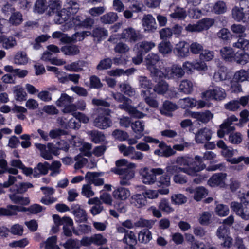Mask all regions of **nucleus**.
I'll list each match as a JSON object with an SVG mask.
<instances>
[{
    "mask_svg": "<svg viewBox=\"0 0 249 249\" xmlns=\"http://www.w3.org/2000/svg\"><path fill=\"white\" fill-rule=\"evenodd\" d=\"M192 159L189 156H179L176 158L175 163L180 166L175 165H168L166 167V171L169 174H178L182 172L189 176L197 175L198 172H200L203 168L202 165L196 167H191Z\"/></svg>",
    "mask_w": 249,
    "mask_h": 249,
    "instance_id": "f257e3e1",
    "label": "nucleus"
},
{
    "mask_svg": "<svg viewBox=\"0 0 249 249\" xmlns=\"http://www.w3.org/2000/svg\"><path fill=\"white\" fill-rule=\"evenodd\" d=\"M144 62L147 69L150 71V75L154 80H157V76H160L162 69L161 65H160L157 68V64L162 62L160 61L159 55L157 53H150L144 58Z\"/></svg>",
    "mask_w": 249,
    "mask_h": 249,
    "instance_id": "f03ea898",
    "label": "nucleus"
},
{
    "mask_svg": "<svg viewBox=\"0 0 249 249\" xmlns=\"http://www.w3.org/2000/svg\"><path fill=\"white\" fill-rule=\"evenodd\" d=\"M164 172L163 169L160 168H155L149 169L144 167L140 170L142 181L145 184L151 185L157 181L156 175H162Z\"/></svg>",
    "mask_w": 249,
    "mask_h": 249,
    "instance_id": "7ed1b4c3",
    "label": "nucleus"
},
{
    "mask_svg": "<svg viewBox=\"0 0 249 249\" xmlns=\"http://www.w3.org/2000/svg\"><path fill=\"white\" fill-rule=\"evenodd\" d=\"M161 73L162 74L157 76V80L163 77L167 79L180 78L185 74L183 69L180 66L176 65H173L171 67L162 68Z\"/></svg>",
    "mask_w": 249,
    "mask_h": 249,
    "instance_id": "20e7f679",
    "label": "nucleus"
},
{
    "mask_svg": "<svg viewBox=\"0 0 249 249\" xmlns=\"http://www.w3.org/2000/svg\"><path fill=\"white\" fill-rule=\"evenodd\" d=\"M119 151L124 156L128 157L132 160L142 161L144 154L140 151H136L134 147L122 144L118 145Z\"/></svg>",
    "mask_w": 249,
    "mask_h": 249,
    "instance_id": "39448f33",
    "label": "nucleus"
},
{
    "mask_svg": "<svg viewBox=\"0 0 249 249\" xmlns=\"http://www.w3.org/2000/svg\"><path fill=\"white\" fill-rule=\"evenodd\" d=\"M225 90L223 88L215 86L213 89L208 90L201 94L202 98L206 100L213 99L216 101H221L226 97Z\"/></svg>",
    "mask_w": 249,
    "mask_h": 249,
    "instance_id": "423d86ee",
    "label": "nucleus"
},
{
    "mask_svg": "<svg viewBox=\"0 0 249 249\" xmlns=\"http://www.w3.org/2000/svg\"><path fill=\"white\" fill-rule=\"evenodd\" d=\"M143 141L146 142L159 143V147L162 150L163 156L168 157L175 154L176 151L170 146L167 145L163 142H160L156 139L150 136H145L143 138Z\"/></svg>",
    "mask_w": 249,
    "mask_h": 249,
    "instance_id": "0eeeda50",
    "label": "nucleus"
},
{
    "mask_svg": "<svg viewBox=\"0 0 249 249\" xmlns=\"http://www.w3.org/2000/svg\"><path fill=\"white\" fill-rule=\"evenodd\" d=\"M184 116L196 119L203 123H208L213 117V114L209 110H206L205 112H202L186 111Z\"/></svg>",
    "mask_w": 249,
    "mask_h": 249,
    "instance_id": "6e6552de",
    "label": "nucleus"
},
{
    "mask_svg": "<svg viewBox=\"0 0 249 249\" xmlns=\"http://www.w3.org/2000/svg\"><path fill=\"white\" fill-rule=\"evenodd\" d=\"M139 32L132 27L124 29L120 34V38L129 42H135L139 39Z\"/></svg>",
    "mask_w": 249,
    "mask_h": 249,
    "instance_id": "1a4fd4ad",
    "label": "nucleus"
},
{
    "mask_svg": "<svg viewBox=\"0 0 249 249\" xmlns=\"http://www.w3.org/2000/svg\"><path fill=\"white\" fill-rule=\"evenodd\" d=\"M142 21L144 32L153 33L157 29V24L155 19L151 15H144Z\"/></svg>",
    "mask_w": 249,
    "mask_h": 249,
    "instance_id": "9d476101",
    "label": "nucleus"
},
{
    "mask_svg": "<svg viewBox=\"0 0 249 249\" xmlns=\"http://www.w3.org/2000/svg\"><path fill=\"white\" fill-rule=\"evenodd\" d=\"M10 192L9 197L13 203L23 205H27L30 203L29 198L21 196L20 195L21 193L17 191L15 186H13L10 189Z\"/></svg>",
    "mask_w": 249,
    "mask_h": 249,
    "instance_id": "9b49d317",
    "label": "nucleus"
},
{
    "mask_svg": "<svg viewBox=\"0 0 249 249\" xmlns=\"http://www.w3.org/2000/svg\"><path fill=\"white\" fill-rule=\"evenodd\" d=\"M212 132L207 127L199 129L195 134V141L197 143H204L212 138Z\"/></svg>",
    "mask_w": 249,
    "mask_h": 249,
    "instance_id": "f8f14e48",
    "label": "nucleus"
},
{
    "mask_svg": "<svg viewBox=\"0 0 249 249\" xmlns=\"http://www.w3.org/2000/svg\"><path fill=\"white\" fill-rule=\"evenodd\" d=\"M112 121L110 118L104 114H99L94 120L93 125L101 129H105L111 126Z\"/></svg>",
    "mask_w": 249,
    "mask_h": 249,
    "instance_id": "ddd939ff",
    "label": "nucleus"
},
{
    "mask_svg": "<svg viewBox=\"0 0 249 249\" xmlns=\"http://www.w3.org/2000/svg\"><path fill=\"white\" fill-rule=\"evenodd\" d=\"M227 178V174L224 173H216L213 175L208 181V184L212 187L220 186L224 187L226 186L225 180Z\"/></svg>",
    "mask_w": 249,
    "mask_h": 249,
    "instance_id": "4468645a",
    "label": "nucleus"
},
{
    "mask_svg": "<svg viewBox=\"0 0 249 249\" xmlns=\"http://www.w3.org/2000/svg\"><path fill=\"white\" fill-rule=\"evenodd\" d=\"M115 173L121 176L120 183L122 185H128V181L134 177V172L126 168H118Z\"/></svg>",
    "mask_w": 249,
    "mask_h": 249,
    "instance_id": "2eb2a0df",
    "label": "nucleus"
},
{
    "mask_svg": "<svg viewBox=\"0 0 249 249\" xmlns=\"http://www.w3.org/2000/svg\"><path fill=\"white\" fill-rule=\"evenodd\" d=\"M174 53L179 58H186L190 54L189 45L185 41L179 42L176 45Z\"/></svg>",
    "mask_w": 249,
    "mask_h": 249,
    "instance_id": "dca6fc26",
    "label": "nucleus"
},
{
    "mask_svg": "<svg viewBox=\"0 0 249 249\" xmlns=\"http://www.w3.org/2000/svg\"><path fill=\"white\" fill-rule=\"evenodd\" d=\"M156 47V44L152 41H142L137 43L135 46L139 53H146Z\"/></svg>",
    "mask_w": 249,
    "mask_h": 249,
    "instance_id": "f3484780",
    "label": "nucleus"
},
{
    "mask_svg": "<svg viewBox=\"0 0 249 249\" xmlns=\"http://www.w3.org/2000/svg\"><path fill=\"white\" fill-rule=\"evenodd\" d=\"M130 204L138 208H141L145 206L147 204V201L145 197L142 194H136L132 195L130 198Z\"/></svg>",
    "mask_w": 249,
    "mask_h": 249,
    "instance_id": "a211bd4d",
    "label": "nucleus"
},
{
    "mask_svg": "<svg viewBox=\"0 0 249 249\" xmlns=\"http://www.w3.org/2000/svg\"><path fill=\"white\" fill-rule=\"evenodd\" d=\"M112 195L116 199L125 200L130 196V192L128 188L119 187L113 191Z\"/></svg>",
    "mask_w": 249,
    "mask_h": 249,
    "instance_id": "6ab92c4d",
    "label": "nucleus"
},
{
    "mask_svg": "<svg viewBox=\"0 0 249 249\" xmlns=\"http://www.w3.org/2000/svg\"><path fill=\"white\" fill-rule=\"evenodd\" d=\"M178 108L177 105L169 101H166L160 109V113L166 116L171 117L172 112Z\"/></svg>",
    "mask_w": 249,
    "mask_h": 249,
    "instance_id": "aec40b11",
    "label": "nucleus"
},
{
    "mask_svg": "<svg viewBox=\"0 0 249 249\" xmlns=\"http://www.w3.org/2000/svg\"><path fill=\"white\" fill-rule=\"evenodd\" d=\"M71 15L64 8L60 10L56 14L54 22L58 24H63L68 21L71 18Z\"/></svg>",
    "mask_w": 249,
    "mask_h": 249,
    "instance_id": "412c9836",
    "label": "nucleus"
},
{
    "mask_svg": "<svg viewBox=\"0 0 249 249\" xmlns=\"http://www.w3.org/2000/svg\"><path fill=\"white\" fill-rule=\"evenodd\" d=\"M194 89L193 82L188 79H183L180 81L178 87V90L180 92L185 94H191Z\"/></svg>",
    "mask_w": 249,
    "mask_h": 249,
    "instance_id": "4be33fe9",
    "label": "nucleus"
},
{
    "mask_svg": "<svg viewBox=\"0 0 249 249\" xmlns=\"http://www.w3.org/2000/svg\"><path fill=\"white\" fill-rule=\"evenodd\" d=\"M15 100L19 102H23L26 100L27 94L24 91V89L20 85H16L13 88Z\"/></svg>",
    "mask_w": 249,
    "mask_h": 249,
    "instance_id": "5701e85b",
    "label": "nucleus"
},
{
    "mask_svg": "<svg viewBox=\"0 0 249 249\" xmlns=\"http://www.w3.org/2000/svg\"><path fill=\"white\" fill-rule=\"evenodd\" d=\"M49 170V163L47 162H39L34 168V177H38L41 175L48 174Z\"/></svg>",
    "mask_w": 249,
    "mask_h": 249,
    "instance_id": "b1692460",
    "label": "nucleus"
},
{
    "mask_svg": "<svg viewBox=\"0 0 249 249\" xmlns=\"http://www.w3.org/2000/svg\"><path fill=\"white\" fill-rule=\"evenodd\" d=\"M118 14L114 12H109L102 16L100 20L101 22L105 24H111L118 19Z\"/></svg>",
    "mask_w": 249,
    "mask_h": 249,
    "instance_id": "393cba45",
    "label": "nucleus"
},
{
    "mask_svg": "<svg viewBox=\"0 0 249 249\" xmlns=\"http://www.w3.org/2000/svg\"><path fill=\"white\" fill-rule=\"evenodd\" d=\"M220 54L222 57L227 61H235L236 54L231 47H223L220 50Z\"/></svg>",
    "mask_w": 249,
    "mask_h": 249,
    "instance_id": "a878e982",
    "label": "nucleus"
},
{
    "mask_svg": "<svg viewBox=\"0 0 249 249\" xmlns=\"http://www.w3.org/2000/svg\"><path fill=\"white\" fill-rule=\"evenodd\" d=\"M19 206L10 205L6 208H0V216H11L16 215Z\"/></svg>",
    "mask_w": 249,
    "mask_h": 249,
    "instance_id": "bb28decb",
    "label": "nucleus"
},
{
    "mask_svg": "<svg viewBox=\"0 0 249 249\" xmlns=\"http://www.w3.org/2000/svg\"><path fill=\"white\" fill-rule=\"evenodd\" d=\"M61 2L59 0H51L48 2L47 14L49 16L57 13L61 9Z\"/></svg>",
    "mask_w": 249,
    "mask_h": 249,
    "instance_id": "cd10ccee",
    "label": "nucleus"
},
{
    "mask_svg": "<svg viewBox=\"0 0 249 249\" xmlns=\"http://www.w3.org/2000/svg\"><path fill=\"white\" fill-rule=\"evenodd\" d=\"M99 174L96 172H88L85 176L86 180L90 183L96 186L102 185L104 183V179L98 178Z\"/></svg>",
    "mask_w": 249,
    "mask_h": 249,
    "instance_id": "c85d7f7f",
    "label": "nucleus"
},
{
    "mask_svg": "<svg viewBox=\"0 0 249 249\" xmlns=\"http://www.w3.org/2000/svg\"><path fill=\"white\" fill-rule=\"evenodd\" d=\"M216 145L221 149V153L224 157L231 158L234 155V150L227 146L223 141H218Z\"/></svg>",
    "mask_w": 249,
    "mask_h": 249,
    "instance_id": "c756f323",
    "label": "nucleus"
},
{
    "mask_svg": "<svg viewBox=\"0 0 249 249\" xmlns=\"http://www.w3.org/2000/svg\"><path fill=\"white\" fill-rule=\"evenodd\" d=\"M61 51L66 55L74 56L80 53L79 46L76 45H70L63 46Z\"/></svg>",
    "mask_w": 249,
    "mask_h": 249,
    "instance_id": "7c9ffc66",
    "label": "nucleus"
},
{
    "mask_svg": "<svg viewBox=\"0 0 249 249\" xmlns=\"http://www.w3.org/2000/svg\"><path fill=\"white\" fill-rule=\"evenodd\" d=\"M87 63L84 61H77L64 66L65 70L74 72H79L83 70L82 67L86 66Z\"/></svg>",
    "mask_w": 249,
    "mask_h": 249,
    "instance_id": "2f4dec72",
    "label": "nucleus"
},
{
    "mask_svg": "<svg viewBox=\"0 0 249 249\" xmlns=\"http://www.w3.org/2000/svg\"><path fill=\"white\" fill-rule=\"evenodd\" d=\"M73 213L76 220L79 222L87 221V215L86 211L82 209L79 205H76L73 208Z\"/></svg>",
    "mask_w": 249,
    "mask_h": 249,
    "instance_id": "473e14b6",
    "label": "nucleus"
},
{
    "mask_svg": "<svg viewBox=\"0 0 249 249\" xmlns=\"http://www.w3.org/2000/svg\"><path fill=\"white\" fill-rule=\"evenodd\" d=\"M0 43H2L3 47L6 49L13 48L17 45L16 40L14 37H7L4 36H0Z\"/></svg>",
    "mask_w": 249,
    "mask_h": 249,
    "instance_id": "72a5a7b5",
    "label": "nucleus"
},
{
    "mask_svg": "<svg viewBox=\"0 0 249 249\" xmlns=\"http://www.w3.org/2000/svg\"><path fill=\"white\" fill-rule=\"evenodd\" d=\"M87 134L90 137L91 141L95 143H100L105 140V135L102 132L96 130L89 131Z\"/></svg>",
    "mask_w": 249,
    "mask_h": 249,
    "instance_id": "f704fd0d",
    "label": "nucleus"
},
{
    "mask_svg": "<svg viewBox=\"0 0 249 249\" xmlns=\"http://www.w3.org/2000/svg\"><path fill=\"white\" fill-rule=\"evenodd\" d=\"M151 94L152 92L150 90H142L141 93V95L150 107H157L158 103L156 100L151 98Z\"/></svg>",
    "mask_w": 249,
    "mask_h": 249,
    "instance_id": "c9c22d12",
    "label": "nucleus"
},
{
    "mask_svg": "<svg viewBox=\"0 0 249 249\" xmlns=\"http://www.w3.org/2000/svg\"><path fill=\"white\" fill-rule=\"evenodd\" d=\"M48 10V2L46 0H36L33 10L35 13L43 14Z\"/></svg>",
    "mask_w": 249,
    "mask_h": 249,
    "instance_id": "e433bc0d",
    "label": "nucleus"
},
{
    "mask_svg": "<svg viewBox=\"0 0 249 249\" xmlns=\"http://www.w3.org/2000/svg\"><path fill=\"white\" fill-rule=\"evenodd\" d=\"M64 6L71 15L76 14L79 9V4L74 0H66Z\"/></svg>",
    "mask_w": 249,
    "mask_h": 249,
    "instance_id": "4c0bfd02",
    "label": "nucleus"
},
{
    "mask_svg": "<svg viewBox=\"0 0 249 249\" xmlns=\"http://www.w3.org/2000/svg\"><path fill=\"white\" fill-rule=\"evenodd\" d=\"M178 104L182 108H192L197 105V101L190 97L180 99L178 101Z\"/></svg>",
    "mask_w": 249,
    "mask_h": 249,
    "instance_id": "58836bf2",
    "label": "nucleus"
},
{
    "mask_svg": "<svg viewBox=\"0 0 249 249\" xmlns=\"http://www.w3.org/2000/svg\"><path fill=\"white\" fill-rule=\"evenodd\" d=\"M238 121V118L234 115H231L224 120L223 123L220 125V128L222 129H226L228 131H233L235 129L234 126L231 125L233 122Z\"/></svg>",
    "mask_w": 249,
    "mask_h": 249,
    "instance_id": "ea45409f",
    "label": "nucleus"
},
{
    "mask_svg": "<svg viewBox=\"0 0 249 249\" xmlns=\"http://www.w3.org/2000/svg\"><path fill=\"white\" fill-rule=\"evenodd\" d=\"M169 85L166 81L163 80L158 82L154 88V91L158 94H164L168 91Z\"/></svg>",
    "mask_w": 249,
    "mask_h": 249,
    "instance_id": "a19ab883",
    "label": "nucleus"
},
{
    "mask_svg": "<svg viewBox=\"0 0 249 249\" xmlns=\"http://www.w3.org/2000/svg\"><path fill=\"white\" fill-rule=\"evenodd\" d=\"M227 9L226 4L222 0L216 2L212 9V11L215 14L219 15L225 13Z\"/></svg>",
    "mask_w": 249,
    "mask_h": 249,
    "instance_id": "79ce46f5",
    "label": "nucleus"
},
{
    "mask_svg": "<svg viewBox=\"0 0 249 249\" xmlns=\"http://www.w3.org/2000/svg\"><path fill=\"white\" fill-rule=\"evenodd\" d=\"M73 98L67 94L66 93H62L60 97L56 101V105L58 107H64L65 106L72 103Z\"/></svg>",
    "mask_w": 249,
    "mask_h": 249,
    "instance_id": "37998d69",
    "label": "nucleus"
},
{
    "mask_svg": "<svg viewBox=\"0 0 249 249\" xmlns=\"http://www.w3.org/2000/svg\"><path fill=\"white\" fill-rule=\"evenodd\" d=\"M91 34L89 31H82L77 32L72 35L71 36H69V43L71 42H76L83 40L85 37L90 36Z\"/></svg>",
    "mask_w": 249,
    "mask_h": 249,
    "instance_id": "c03bdc74",
    "label": "nucleus"
},
{
    "mask_svg": "<svg viewBox=\"0 0 249 249\" xmlns=\"http://www.w3.org/2000/svg\"><path fill=\"white\" fill-rule=\"evenodd\" d=\"M159 52L163 55L169 54L172 50V46L169 41H162L158 44Z\"/></svg>",
    "mask_w": 249,
    "mask_h": 249,
    "instance_id": "a18cd8bd",
    "label": "nucleus"
},
{
    "mask_svg": "<svg viewBox=\"0 0 249 249\" xmlns=\"http://www.w3.org/2000/svg\"><path fill=\"white\" fill-rule=\"evenodd\" d=\"M139 86L141 88L143 89V90H150L152 88V83L147 77L143 76H141L138 78Z\"/></svg>",
    "mask_w": 249,
    "mask_h": 249,
    "instance_id": "49530a36",
    "label": "nucleus"
},
{
    "mask_svg": "<svg viewBox=\"0 0 249 249\" xmlns=\"http://www.w3.org/2000/svg\"><path fill=\"white\" fill-rule=\"evenodd\" d=\"M122 242L126 245H136L137 238L133 231H129L124 235L122 240Z\"/></svg>",
    "mask_w": 249,
    "mask_h": 249,
    "instance_id": "de8ad7c7",
    "label": "nucleus"
},
{
    "mask_svg": "<svg viewBox=\"0 0 249 249\" xmlns=\"http://www.w3.org/2000/svg\"><path fill=\"white\" fill-rule=\"evenodd\" d=\"M242 134L239 132H230L228 135V141L233 144H238L242 142Z\"/></svg>",
    "mask_w": 249,
    "mask_h": 249,
    "instance_id": "09e8293b",
    "label": "nucleus"
},
{
    "mask_svg": "<svg viewBox=\"0 0 249 249\" xmlns=\"http://www.w3.org/2000/svg\"><path fill=\"white\" fill-rule=\"evenodd\" d=\"M14 63L18 65H25L27 63L28 58L26 53L24 52H18L15 55Z\"/></svg>",
    "mask_w": 249,
    "mask_h": 249,
    "instance_id": "8fccbe9b",
    "label": "nucleus"
},
{
    "mask_svg": "<svg viewBox=\"0 0 249 249\" xmlns=\"http://www.w3.org/2000/svg\"><path fill=\"white\" fill-rule=\"evenodd\" d=\"M243 7L239 8L238 7H235L232 10V17L237 21H241L245 18V14L243 12Z\"/></svg>",
    "mask_w": 249,
    "mask_h": 249,
    "instance_id": "3c124183",
    "label": "nucleus"
},
{
    "mask_svg": "<svg viewBox=\"0 0 249 249\" xmlns=\"http://www.w3.org/2000/svg\"><path fill=\"white\" fill-rule=\"evenodd\" d=\"M152 233L148 230H143L141 231L138 235V240L142 243L146 244L152 239Z\"/></svg>",
    "mask_w": 249,
    "mask_h": 249,
    "instance_id": "603ef678",
    "label": "nucleus"
},
{
    "mask_svg": "<svg viewBox=\"0 0 249 249\" xmlns=\"http://www.w3.org/2000/svg\"><path fill=\"white\" fill-rule=\"evenodd\" d=\"M200 32L207 30L214 23V20L213 18H205L197 22Z\"/></svg>",
    "mask_w": 249,
    "mask_h": 249,
    "instance_id": "864d4df0",
    "label": "nucleus"
},
{
    "mask_svg": "<svg viewBox=\"0 0 249 249\" xmlns=\"http://www.w3.org/2000/svg\"><path fill=\"white\" fill-rule=\"evenodd\" d=\"M22 21V15L19 12H16L12 13L9 19V22L12 25L14 26L20 24Z\"/></svg>",
    "mask_w": 249,
    "mask_h": 249,
    "instance_id": "5fc2aeb1",
    "label": "nucleus"
},
{
    "mask_svg": "<svg viewBox=\"0 0 249 249\" xmlns=\"http://www.w3.org/2000/svg\"><path fill=\"white\" fill-rule=\"evenodd\" d=\"M233 80L241 82L249 81L248 70L245 71L241 69L236 71L234 75Z\"/></svg>",
    "mask_w": 249,
    "mask_h": 249,
    "instance_id": "6e6d98bb",
    "label": "nucleus"
},
{
    "mask_svg": "<svg viewBox=\"0 0 249 249\" xmlns=\"http://www.w3.org/2000/svg\"><path fill=\"white\" fill-rule=\"evenodd\" d=\"M186 11L182 8L177 7L174 12L170 14V17L174 19H184L186 17Z\"/></svg>",
    "mask_w": 249,
    "mask_h": 249,
    "instance_id": "4d7b16f0",
    "label": "nucleus"
},
{
    "mask_svg": "<svg viewBox=\"0 0 249 249\" xmlns=\"http://www.w3.org/2000/svg\"><path fill=\"white\" fill-rule=\"evenodd\" d=\"M92 36L99 39L105 38L108 36L107 30L104 28L98 27L94 29L92 31Z\"/></svg>",
    "mask_w": 249,
    "mask_h": 249,
    "instance_id": "13d9d810",
    "label": "nucleus"
},
{
    "mask_svg": "<svg viewBox=\"0 0 249 249\" xmlns=\"http://www.w3.org/2000/svg\"><path fill=\"white\" fill-rule=\"evenodd\" d=\"M208 194L207 190L203 187L199 186L195 189L194 198L198 201Z\"/></svg>",
    "mask_w": 249,
    "mask_h": 249,
    "instance_id": "bf43d9fd",
    "label": "nucleus"
},
{
    "mask_svg": "<svg viewBox=\"0 0 249 249\" xmlns=\"http://www.w3.org/2000/svg\"><path fill=\"white\" fill-rule=\"evenodd\" d=\"M231 30L233 33L239 35L241 37L246 36L245 32L246 30V28L241 24H234L231 26Z\"/></svg>",
    "mask_w": 249,
    "mask_h": 249,
    "instance_id": "052dcab7",
    "label": "nucleus"
},
{
    "mask_svg": "<svg viewBox=\"0 0 249 249\" xmlns=\"http://www.w3.org/2000/svg\"><path fill=\"white\" fill-rule=\"evenodd\" d=\"M57 237L56 236H53L49 237L43 244L45 245V249H60L56 245Z\"/></svg>",
    "mask_w": 249,
    "mask_h": 249,
    "instance_id": "680f3d73",
    "label": "nucleus"
},
{
    "mask_svg": "<svg viewBox=\"0 0 249 249\" xmlns=\"http://www.w3.org/2000/svg\"><path fill=\"white\" fill-rule=\"evenodd\" d=\"M249 61V54L247 53L241 52L236 53L235 61L240 64H245Z\"/></svg>",
    "mask_w": 249,
    "mask_h": 249,
    "instance_id": "e2e57ef3",
    "label": "nucleus"
},
{
    "mask_svg": "<svg viewBox=\"0 0 249 249\" xmlns=\"http://www.w3.org/2000/svg\"><path fill=\"white\" fill-rule=\"evenodd\" d=\"M61 164L60 161H54L51 165L49 164V170L51 171L50 174L52 177H55L60 173Z\"/></svg>",
    "mask_w": 249,
    "mask_h": 249,
    "instance_id": "0e129e2a",
    "label": "nucleus"
},
{
    "mask_svg": "<svg viewBox=\"0 0 249 249\" xmlns=\"http://www.w3.org/2000/svg\"><path fill=\"white\" fill-rule=\"evenodd\" d=\"M215 212L219 216L223 217L227 215L229 213L228 206L224 204H218L215 208Z\"/></svg>",
    "mask_w": 249,
    "mask_h": 249,
    "instance_id": "69168bd1",
    "label": "nucleus"
},
{
    "mask_svg": "<svg viewBox=\"0 0 249 249\" xmlns=\"http://www.w3.org/2000/svg\"><path fill=\"white\" fill-rule=\"evenodd\" d=\"M212 214L208 212H204L200 214L199 223L202 225H208L211 222Z\"/></svg>",
    "mask_w": 249,
    "mask_h": 249,
    "instance_id": "338daca9",
    "label": "nucleus"
},
{
    "mask_svg": "<svg viewBox=\"0 0 249 249\" xmlns=\"http://www.w3.org/2000/svg\"><path fill=\"white\" fill-rule=\"evenodd\" d=\"M65 249H79L80 245L77 240L69 239L62 245Z\"/></svg>",
    "mask_w": 249,
    "mask_h": 249,
    "instance_id": "774afa93",
    "label": "nucleus"
}]
</instances>
